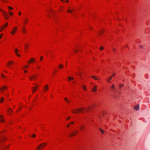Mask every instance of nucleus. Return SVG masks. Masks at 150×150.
<instances>
[{
	"label": "nucleus",
	"mask_w": 150,
	"mask_h": 150,
	"mask_svg": "<svg viewBox=\"0 0 150 150\" xmlns=\"http://www.w3.org/2000/svg\"><path fill=\"white\" fill-rule=\"evenodd\" d=\"M29 47V45L28 44H24V47L25 49H27Z\"/></svg>",
	"instance_id": "obj_25"
},
{
	"label": "nucleus",
	"mask_w": 150,
	"mask_h": 150,
	"mask_svg": "<svg viewBox=\"0 0 150 150\" xmlns=\"http://www.w3.org/2000/svg\"><path fill=\"white\" fill-rule=\"evenodd\" d=\"M112 78V77H110L109 78L108 80V81L109 82L111 80Z\"/></svg>",
	"instance_id": "obj_37"
},
{
	"label": "nucleus",
	"mask_w": 150,
	"mask_h": 150,
	"mask_svg": "<svg viewBox=\"0 0 150 150\" xmlns=\"http://www.w3.org/2000/svg\"><path fill=\"white\" fill-rule=\"evenodd\" d=\"M7 87L6 86H3L2 87L0 88V92L1 91L3 93H4V90L6 89Z\"/></svg>",
	"instance_id": "obj_11"
},
{
	"label": "nucleus",
	"mask_w": 150,
	"mask_h": 150,
	"mask_svg": "<svg viewBox=\"0 0 150 150\" xmlns=\"http://www.w3.org/2000/svg\"><path fill=\"white\" fill-rule=\"evenodd\" d=\"M14 50L17 56L20 57L21 56L20 54L21 53V51L20 50L17 48H15L14 49Z\"/></svg>",
	"instance_id": "obj_3"
},
{
	"label": "nucleus",
	"mask_w": 150,
	"mask_h": 150,
	"mask_svg": "<svg viewBox=\"0 0 150 150\" xmlns=\"http://www.w3.org/2000/svg\"><path fill=\"white\" fill-rule=\"evenodd\" d=\"M42 59H43V57H41L40 58V60L41 61H42Z\"/></svg>",
	"instance_id": "obj_40"
},
{
	"label": "nucleus",
	"mask_w": 150,
	"mask_h": 150,
	"mask_svg": "<svg viewBox=\"0 0 150 150\" xmlns=\"http://www.w3.org/2000/svg\"><path fill=\"white\" fill-rule=\"evenodd\" d=\"M65 101L67 102V103H69V101L67 99V98H65Z\"/></svg>",
	"instance_id": "obj_33"
},
{
	"label": "nucleus",
	"mask_w": 150,
	"mask_h": 150,
	"mask_svg": "<svg viewBox=\"0 0 150 150\" xmlns=\"http://www.w3.org/2000/svg\"><path fill=\"white\" fill-rule=\"evenodd\" d=\"M86 111V112H88V110L87 109L84 108H80L78 109H75L72 110V112L74 113H77L79 112H81V113H83L84 111Z\"/></svg>",
	"instance_id": "obj_1"
},
{
	"label": "nucleus",
	"mask_w": 150,
	"mask_h": 150,
	"mask_svg": "<svg viewBox=\"0 0 150 150\" xmlns=\"http://www.w3.org/2000/svg\"><path fill=\"white\" fill-rule=\"evenodd\" d=\"M27 19H25L24 21V23H23V24L22 25H20V27H21V30H22V32L23 33L25 34L26 32V30H25V28H24V24L25 23H26L27 22Z\"/></svg>",
	"instance_id": "obj_2"
},
{
	"label": "nucleus",
	"mask_w": 150,
	"mask_h": 150,
	"mask_svg": "<svg viewBox=\"0 0 150 150\" xmlns=\"http://www.w3.org/2000/svg\"><path fill=\"white\" fill-rule=\"evenodd\" d=\"M93 88H92V91L93 92H96V87L94 85H93Z\"/></svg>",
	"instance_id": "obj_15"
},
{
	"label": "nucleus",
	"mask_w": 150,
	"mask_h": 150,
	"mask_svg": "<svg viewBox=\"0 0 150 150\" xmlns=\"http://www.w3.org/2000/svg\"><path fill=\"white\" fill-rule=\"evenodd\" d=\"M123 86V85H122L121 86H120L119 87H120V88L121 87Z\"/></svg>",
	"instance_id": "obj_45"
},
{
	"label": "nucleus",
	"mask_w": 150,
	"mask_h": 150,
	"mask_svg": "<svg viewBox=\"0 0 150 150\" xmlns=\"http://www.w3.org/2000/svg\"><path fill=\"white\" fill-rule=\"evenodd\" d=\"M134 109L136 110H138L139 109V105H136L135 106L134 108Z\"/></svg>",
	"instance_id": "obj_18"
},
{
	"label": "nucleus",
	"mask_w": 150,
	"mask_h": 150,
	"mask_svg": "<svg viewBox=\"0 0 150 150\" xmlns=\"http://www.w3.org/2000/svg\"><path fill=\"white\" fill-rule=\"evenodd\" d=\"M38 87V85L37 84H36L35 86L33 87L32 89L33 92L34 93L35 92V91L36 90Z\"/></svg>",
	"instance_id": "obj_7"
},
{
	"label": "nucleus",
	"mask_w": 150,
	"mask_h": 150,
	"mask_svg": "<svg viewBox=\"0 0 150 150\" xmlns=\"http://www.w3.org/2000/svg\"><path fill=\"white\" fill-rule=\"evenodd\" d=\"M1 76L3 78H6L5 76L2 74H1Z\"/></svg>",
	"instance_id": "obj_32"
},
{
	"label": "nucleus",
	"mask_w": 150,
	"mask_h": 150,
	"mask_svg": "<svg viewBox=\"0 0 150 150\" xmlns=\"http://www.w3.org/2000/svg\"><path fill=\"white\" fill-rule=\"evenodd\" d=\"M6 95L8 96V94H7Z\"/></svg>",
	"instance_id": "obj_47"
},
{
	"label": "nucleus",
	"mask_w": 150,
	"mask_h": 150,
	"mask_svg": "<svg viewBox=\"0 0 150 150\" xmlns=\"http://www.w3.org/2000/svg\"><path fill=\"white\" fill-rule=\"evenodd\" d=\"M32 137H35V134H33L32 135Z\"/></svg>",
	"instance_id": "obj_38"
},
{
	"label": "nucleus",
	"mask_w": 150,
	"mask_h": 150,
	"mask_svg": "<svg viewBox=\"0 0 150 150\" xmlns=\"http://www.w3.org/2000/svg\"><path fill=\"white\" fill-rule=\"evenodd\" d=\"M81 87H82V88L85 91H86V90H87L86 88L85 85H81Z\"/></svg>",
	"instance_id": "obj_21"
},
{
	"label": "nucleus",
	"mask_w": 150,
	"mask_h": 150,
	"mask_svg": "<svg viewBox=\"0 0 150 150\" xmlns=\"http://www.w3.org/2000/svg\"><path fill=\"white\" fill-rule=\"evenodd\" d=\"M21 14V12H19V13H18V15H20Z\"/></svg>",
	"instance_id": "obj_44"
},
{
	"label": "nucleus",
	"mask_w": 150,
	"mask_h": 150,
	"mask_svg": "<svg viewBox=\"0 0 150 150\" xmlns=\"http://www.w3.org/2000/svg\"><path fill=\"white\" fill-rule=\"evenodd\" d=\"M74 124V122H71V124H69V125H67V127H70V126L73 124Z\"/></svg>",
	"instance_id": "obj_26"
},
{
	"label": "nucleus",
	"mask_w": 150,
	"mask_h": 150,
	"mask_svg": "<svg viewBox=\"0 0 150 150\" xmlns=\"http://www.w3.org/2000/svg\"><path fill=\"white\" fill-rule=\"evenodd\" d=\"M5 72L6 73H7L6 71H5Z\"/></svg>",
	"instance_id": "obj_46"
},
{
	"label": "nucleus",
	"mask_w": 150,
	"mask_h": 150,
	"mask_svg": "<svg viewBox=\"0 0 150 150\" xmlns=\"http://www.w3.org/2000/svg\"><path fill=\"white\" fill-rule=\"evenodd\" d=\"M3 35V34H2L0 35V39H1L2 38V37Z\"/></svg>",
	"instance_id": "obj_41"
},
{
	"label": "nucleus",
	"mask_w": 150,
	"mask_h": 150,
	"mask_svg": "<svg viewBox=\"0 0 150 150\" xmlns=\"http://www.w3.org/2000/svg\"><path fill=\"white\" fill-rule=\"evenodd\" d=\"M37 76L36 75H34L30 77V79L31 81H33L36 79Z\"/></svg>",
	"instance_id": "obj_9"
},
{
	"label": "nucleus",
	"mask_w": 150,
	"mask_h": 150,
	"mask_svg": "<svg viewBox=\"0 0 150 150\" xmlns=\"http://www.w3.org/2000/svg\"><path fill=\"white\" fill-rule=\"evenodd\" d=\"M17 29V27H15L13 28L11 32V33L12 35H13L16 32V31Z\"/></svg>",
	"instance_id": "obj_8"
},
{
	"label": "nucleus",
	"mask_w": 150,
	"mask_h": 150,
	"mask_svg": "<svg viewBox=\"0 0 150 150\" xmlns=\"http://www.w3.org/2000/svg\"><path fill=\"white\" fill-rule=\"evenodd\" d=\"M5 122V120L3 116L2 115H0V122L4 123Z\"/></svg>",
	"instance_id": "obj_12"
},
{
	"label": "nucleus",
	"mask_w": 150,
	"mask_h": 150,
	"mask_svg": "<svg viewBox=\"0 0 150 150\" xmlns=\"http://www.w3.org/2000/svg\"><path fill=\"white\" fill-rule=\"evenodd\" d=\"M68 80L69 81H72V83H74V79L72 77H69L68 78Z\"/></svg>",
	"instance_id": "obj_16"
},
{
	"label": "nucleus",
	"mask_w": 150,
	"mask_h": 150,
	"mask_svg": "<svg viewBox=\"0 0 150 150\" xmlns=\"http://www.w3.org/2000/svg\"><path fill=\"white\" fill-rule=\"evenodd\" d=\"M61 1L63 3H64V2H67V3L68 2V0H61Z\"/></svg>",
	"instance_id": "obj_28"
},
{
	"label": "nucleus",
	"mask_w": 150,
	"mask_h": 150,
	"mask_svg": "<svg viewBox=\"0 0 150 150\" xmlns=\"http://www.w3.org/2000/svg\"><path fill=\"white\" fill-rule=\"evenodd\" d=\"M8 112L10 115H11L13 111L12 110L10 109H9L7 110Z\"/></svg>",
	"instance_id": "obj_19"
},
{
	"label": "nucleus",
	"mask_w": 150,
	"mask_h": 150,
	"mask_svg": "<svg viewBox=\"0 0 150 150\" xmlns=\"http://www.w3.org/2000/svg\"><path fill=\"white\" fill-rule=\"evenodd\" d=\"M4 98L3 97H2L0 98V102L2 103L4 101Z\"/></svg>",
	"instance_id": "obj_23"
},
{
	"label": "nucleus",
	"mask_w": 150,
	"mask_h": 150,
	"mask_svg": "<svg viewBox=\"0 0 150 150\" xmlns=\"http://www.w3.org/2000/svg\"><path fill=\"white\" fill-rule=\"evenodd\" d=\"M48 89V87L47 85H45L44 87V90L46 91Z\"/></svg>",
	"instance_id": "obj_20"
},
{
	"label": "nucleus",
	"mask_w": 150,
	"mask_h": 150,
	"mask_svg": "<svg viewBox=\"0 0 150 150\" xmlns=\"http://www.w3.org/2000/svg\"><path fill=\"white\" fill-rule=\"evenodd\" d=\"M73 11V10L72 9H71L70 8H69L68 11L67 12H68L71 13Z\"/></svg>",
	"instance_id": "obj_27"
},
{
	"label": "nucleus",
	"mask_w": 150,
	"mask_h": 150,
	"mask_svg": "<svg viewBox=\"0 0 150 150\" xmlns=\"http://www.w3.org/2000/svg\"><path fill=\"white\" fill-rule=\"evenodd\" d=\"M59 68L61 69L63 68V66L62 64H59Z\"/></svg>",
	"instance_id": "obj_30"
},
{
	"label": "nucleus",
	"mask_w": 150,
	"mask_h": 150,
	"mask_svg": "<svg viewBox=\"0 0 150 150\" xmlns=\"http://www.w3.org/2000/svg\"><path fill=\"white\" fill-rule=\"evenodd\" d=\"M46 145V144L45 143H43L41 144L38 147V149H42Z\"/></svg>",
	"instance_id": "obj_10"
},
{
	"label": "nucleus",
	"mask_w": 150,
	"mask_h": 150,
	"mask_svg": "<svg viewBox=\"0 0 150 150\" xmlns=\"http://www.w3.org/2000/svg\"><path fill=\"white\" fill-rule=\"evenodd\" d=\"M3 149H4V150H8L9 149L8 148V147H7L5 148V146H4L2 147Z\"/></svg>",
	"instance_id": "obj_24"
},
{
	"label": "nucleus",
	"mask_w": 150,
	"mask_h": 150,
	"mask_svg": "<svg viewBox=\"0 0 150 150\" xmlns=\"http://www.w3.org/2000/svg\"><path fill=\"white\" fill-rule=\"evenodd\" d=\"M37 69H39V68H40V67L39 66H37Z\"/></svg>",
	"instance_id": "obj_43"
},
{
	"label": "nucleus",
	"mask_w": 150,
	"mask_h": 150,
	"mask_svg": "<svg viewBox=\"0 0 150 150\" xmlns=\"http://www.w3.org/2000/svg\"><path fill=\"white\" fill-rule=\"evenodd\" d=\"M78 133V132L77 131H75L72 132L69 134V136L71 137L72 136H74L76 135Z\"/></svg>",
	"instance_id": "obj_13"
},
{
	"label": "nucleus",
	"mask_w": 150,
	"mask_h": 150,
	"mask_svg": "<svg viewBox=\"0 0 150 150\" xmlns=\"http://www.w3.org/2000/svg\"><path fill=\"white\" fill-rule=\"evenodd\" d=\"M13 64V62L12 61H10L8 62L7 64L8 67L9 68L11 69L13 67L12 66V65Z\"/></svg>",
	"instance_id": "obj_5"
},
{
	"label": "nucleus",
	"mask_w": 150,
	"mask_h": 150,
	"mask_svg": "<svg viewBox=\"0 0 150 150\" xmlns=\"http://www.w3.org/2000/svg\"><path fill=\"white\" fill-rule=\"evenodd\" d=\"M100 131L103 134L104 133V131L103 130V129H100Z\"/></svg>",
	"instance_id": "obj_31"
},
{
	"label": "nucleus",
	"mask_w": 150,
	"mask_h": 150,
	"mask_svg": "<svg viewBox=\"0 0 150 150\" xmlns=\"http://www.w3.org/2000/svg\"><path fill=\"white\" fill-rule=\"evenodd\" d=\"M35 62V60L34 58H32L29 60L28 62V63H32Z\"/></svg>",
	"instance_id": "obj_17"
},
{
	"label": "nucleus",
	"mask_w": 150,
	"mask_h": 150,
	"mask_svg": "<svg viewBox=\"0 0 150 150\" xmlns=\"http://www.w3.org/2000/svg\"><path fill=\"white\" fill-rule=\"evenodd\" d=\"M7 25L8 23H5V25L1 27L0 28V31H2L4 29V28H6L7 26Z\"/></svg>",
	"instance_id": "obj_14"
},
{
	"label": "nucleus",
	"mask_w": 150,
	"mask_h": 150,
	"mask_svg": "<svg viewBox=\"0 0 150 150\" xmlns=\"http://www.w3.org/2000/svg\"><path fill=\"white\" fill-rule=\"evenodd\" d=\"M103 47H101L100 48V50H103Z\"/></svg>",
	"instance_id": "obj_39"
},
{
	"label": "nucleus",
	"mask_w": 150,
	"mask_h": 150,
	"mask_svg": "<svg viewBox=\"0 0 150 150\" xmlns=\"http://www.w3.org/2000/svg\"><path fill=\"white\" fill-rule=\"evenodd\" d=\"M29 67L28 65H25L22 67V70L24 73H26L27 72V71L25 70V69L28 68Z\"/></svg>",
	"instance_id": "obj_6"
},
{
	"label": "nucleus",
	"mask_w": 150,
	"mask_h": 150,
	"mask_svg": "<svg viewBox=\"0 0 150 150\" xmlns=\"http://www.w3.org/2000/svg\"><path fill=\"white\" fill-rule=\"evenodd\" d=\"M92 78H93L94 79H95L96 80H98V77H96V76H93Z\"/></svg>",
	"instance_id": "obj_34"
},
{
	"label": "nucleus",
	"mask_w": 150,
	"mask_h": 150,
	"mask_svg": "<svg viewBox=\"0 0 150 150\" xmlns=\"http://www.w3.org/2000/svg\"><path fill=\"white\" fill-rule=\"evenodd\" d=\"M70 117H69L67 118V120H69L70 119Z\"/></svg>",
	"instance_id": "obj_42"
},
{
	"label": "nucleus",
	"mask_w": 150,
	"mask_h": 150,
	"mask_svg": "<svg viewBox=\"0 0 150 150\" xmlns=\"http://www.w3.org/2000/svg\"><path fill=\"white\" fill-rule=\"evenodd\" d=\"M115 89V85H112L110 87V89L111 91L114 90Z\"/></svg>",
	"instance_id": "obj_22"
},
{
	"label": "nucleus",
	"mask_w": 150,
	"mask_h": 150,
	"mask_svg": "<svg viewBox=\"0 0 150 150\" xmlns=\"http://www.w3.org/2000/svg\"><path fill=\"white\" fill-rule=\"evenodd\" d=\"M8 8L9 10H12L13 9V8L11 7H8Z\"/></svg>",
	"instance_id": "obj_35"
},
{
	"label": "nucleus",
	"mask_w": 150,
	"mask_h": 150,
	"mask_svg": "<svg viewBox=\"0 0 150 150\" xmlns=\"http://www.w3.org/2000/svg\"><path fill=\"white\" fill-rule=\"evenodd\" d=\"M9 13L10 16H12L13 15V13L11 11H9Z\"/></svg>",
	"instance_id": "obj_36"
},
{
	"label": "nucleus",
	"mask_w": 150,
	"mask_h": 150,
	"mask_svg": "<svg viewBox=\"0 0 150 150\" xmlns=\"http://www.w3.org/2000/svg\"><path fill=\"white\" fill-rule=\"evenodd\" d=\"M0 11L3 13V16H4L5 18L6 19H8V13L6 12L3 11L2 10H0Z\"/></svg>",
	"instance_id": "obj_4"
},
{
	"label": "nucleus",
	"mask_w": 150,
	"mask_h": 150,
	"mask_svg": "<svg viewBox=\"0 0 150 150\" xmlns=\"http://www.w3.org/2000/svg\"><path fill=\"white\" fill-rule=\"evenodd\" d=\"M84 128V126H80L79 127V128L81 129H83Z\"/></svg>",
	"instance_id": "obj_29"
}]
</instances>
